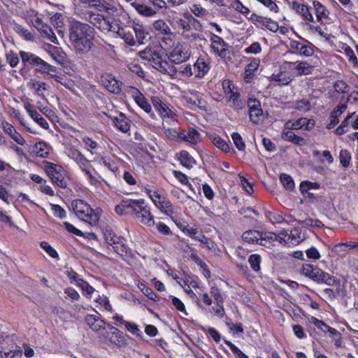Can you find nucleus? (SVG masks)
<instances>
[{
  "mask_svg": "<svg viewBox=\"0 0 358 358\" xmlns=\"http://www.w3.org/2000/svg\"><path fill=\"white\" fill-rule=\"evenodd\" d=\"M20 55L21 57L22 61L24 63H28L31 65L39 66L43 62V59L41 58L30 52L21 51L20 52Z\"/></svg>",
  "mask_w": 358,
  "mask_h": 358,
  "instance_id": "nucleus-22",
  "label": "nucleus"
},
{
  "mask_svg": "<svg viewBox=\"0 0 358 358\" xmlns=\"http://www.w3.org/2000/svg\"><path fill=\"white\" fill-rule=\"evenodd\" d=\"M297 13L301 14L305 19L308 20V21H313V16L310 13L309 8L306 6L302 5V6H301V8L297 10Z\"/></svg>",
  "mask_w": 358,
  "mask_h": 358,
  "instance_id": "nucleus-58",
  "label": "nucleus"
},
{
  "mask_svg": "<svg viewBox=\"0 0 358 358\" xmlns=\"http://www.w3.org/2000/svg\"><path fill=\"white\" fill-rule=\"evenodd\" d=\"M313 6L318 21H321L322 19H326L328 17L329 11L321 3L317 1H314Z\"/></svg>",
  "mask_w": 358,
  "mask_h": 358,
  "instance_id": "nucleus-29",
  "label": "nucleus"
},
{
  "mask_svg": "<svg viewBox=\"0 0 358 358\" xmlns=\"http://www.w3.org/2000/svg\"><path fill=\"white\" fill-rule=\"evenodd\" d=\"M63 172H60L51 178V180L53 183L57 185L58 187L61 188H66L67 186L66 181L64 180L63 176Z\"/></svg>",
  "mask_w": 358,
  "mask_h": 358,
  "instance_id": "nucleus-51",
  "label": "nucleus"
},
{
  "mask_svg": "<svg viewBox=\"0 0 358 358\" xmlns=\"http://www.w3.org/2000/svg\"><path fill=\"white\" fill-rule=\"evenodd\" d=\"M271 80L277 82L279 85H287L291 83L292 79L289 76H287L286 74L281 72L277 74H272L271 76Z\"/></svg>",
  "mask_w": 358,
  "mask_h": 358,
  "instance_id": "nucleus-36",
  "label": "nucleus"
},
{
  "mask_svg": "<svg viewBox=\"0 0 358 358\" xmlns=\"http://www.w3.org/2000/svg\"><path fill=\"white\" fill-rule=\"evenodd\" d=\"M101 83L110 92L118 94L121 91L119 81L111 74L106 73L101 76Z\"/></svg>",
  "mask_w": 358,
  "mask_h": 358,
  "instance_id": "nucleus-11",
  "label": "nucleus"
},
{
  "mask_svg": "<svg viewBox=\"0 0 358 358\" xmlns=\"http://www.w3.org/2000/svg\"><path fill=\"white\" fill-rule=\"evenodd\" d=\"M338 251H347L348 250L358 248V243L354 241H348L346 243H338L336 245Z\"/></svg>",
  "mask_w": 358,
  "mask_h": 358,
  "instance_id": "nucleus-49",
  "label": "nucleus"
},
{
  "mask_svg": "<svg viewBox=\"0 0 358 358\" xmlns=\"http://www.w3.org/2000/svg\"><path fill=\"white\" fill-rule=\"evenodd\" d=\"M133 8H135L138 13L145 17H152L156 14L155 10L143 3H134Z\"/></svg>",
  "mask_w": 358,
  "mask_h": 358,
  "instance_id": "nucleus-25",
  "label": "nucleus"
},
{
  "mask_svg": "<svg viewBox=\"0 0 358 358\" xmlns=\"http://www.w3.org/2000/svg\"><path fill=\"white\" fill-rule=\"evenodd\" d=\"M355 113L349 115L342 122L341 124L336 129V133L338 135H342L348 131V126L351 124V119L353 118Z\"/></svg>",
  "mask_w": 358,
  "mask_h": 358,
  "instance_id": "nucleus-39",
  "label": "nucleus"
},
{
  "mask_svg": "<svg viewBox=\"0 0 358 358\" xmlns=\"http://www.w3.org/2000/svg\"><path fill=\"white\" fill-rule=\"evenodd\" d=\"M141 203H144L143 199H127L122 200L120 203L121 207H123L125 210H133L136 206H139Z\"/></svg>",
  "mask_w": 358,
  "mask_h": 358,
  "instance_id": "nucleus-42",
  "label": "nucleus"
},
{
  "mask_svg": "<svg viewBox=\"0 0 358 358\" xmlns=\"http://www.w3.org/2000/svg\"><path fill=\"white\" fill-rule=\"evenodd\" d=\"M252 20L256 21L262 24L267 29L272 32H276L279 29V25L277 22L271 20L270 19H266L262 16L257 15L253 13L250 17Z\"/></svg>",
  "mask_w": 358,
  "mask_h": 358,
  "instance_id": "nucleus-18",
  "label": "nucleus"
},
{
  "mask_svg": "<svg viewBox=\"0 0 358 358\" xmlns=\"http://www.w3.org/2000/svg\"><path fill=\"white\" fill-rule=\"evenodd\" d=\"M351 159L350 154L347 150H341L340 152L339 159L340 163L344 167H348L350 164Z\"/></svg>",
  "mask_w": 358,
  "mask_h": 358,
  "instance_id": "nucleus-48",
  "label": "nucleus"
},
{
  "mask_svg": "<svg viewBox=\"0 0 358 358\" xmlns=\"http://www.w3.org/2000/svg\"><path fill=\"white\" fill-rule=\"evenodd\" d=\"M231 138L235 146L239 151H244L245 150V144L243 142L241 136L238 133L234 132L231 134Z\"/></svg>",
  "mask_w": 358,
  "mask_h": 358,
  "instance_id": "nucleus-44",
  "label": "nucleus"
},
{
  "mask_svg": "<svg viewBox=\"0 0 358 358\" xmlns=\"http://www.w3.org/2000/svg\"><path fill=\"white\" fill-rule=\"evenodd\" d=\"M291 47L292 49L296 50L301 55L310 57L313 55L314 53V50L311 47L306 44H303L299 41H292L291 43Z\"/></svg>",
  "mask_w": 358,
  "mask_h": 358,
  "instance_id": "nucleus-19",
  "label": "nucleus"
},
{
  "mask_svg": "<svg viewBox=\"0 0 358 358\" xmlns=\"http://www.w3.org/2000/svg\"><path fill=\"white\" fill-rule=\"evenodd\" d=\"M190 53L183 45H177L170 53L169 59L176 64H180L189 59Z\"/></svg>",
  "mask_w": 358,
  "mask_h": 358,
  "instance_id": "nucleus-8",
  "label": "nucleus"
},
{
  "mask_svg": "<svg viewBox=\"0 0 358 358\" xmlns=\"http://www.w3.org/2000/svg\"><path fill=\"white\" fill-rule=\"evenodd\" d=\"M179 159L181 164L188 169L192 168L194 164H196L195 159L185 150L180 152Z\"/></svg>",
  "mask_w": 358,
  "mask_h": 358,
  "instance_id": "nucleus-30",
  "label": "nucleus"
},
{
  "mask_svg": "<svg viewBox=\"0 0 358 358\" xmlns=\"http://www.w3.org/2000/svg\"><path fill=\"white\" fill-rule=\"evenodd\" d=\"M122 239L120 236H117L116 235H113V238L110 243H108V244L113 246L114 250L122 255L124 252V244L122 243Z\"/></svg>",
  "mask_w": 358,
  "mask_h": 358,
  "instance_id": "nucleus-35",
  "label": "nucleus"
},
{
  "mask_svg": "<svg viewBox=\"0 0 358 358\" xmlns=\"http://www.w3.org/2000/svg\"><path fill=\"white\" fill-rule=\"evenodd\" d=\"M153 27L156 31L164 35H172L173 33L169 25L164 20H157L153 22Z\"/></svg>",
  "mask_w": 358,
  "mask_h": 358,
  "instance_id": "nucleus-31",
  "label": "nucleus"
},
{
  "mask_svg": "<svg viewBox=\"0 0 358 358\" xmlns=\"http://www.w3.org/2000/svg\"><path fill=\"white\" fill-rule=\"evenodd\" d=\"M210 69V63L207 57H199L194 64V73L196 78H203Z\"/></svg>",
  "mask_w": 358,
  "mask_h": 358,
  "instance_id": "nucleus-9",
  "label": "nucleus"
},
{
  "mask_svg": "<svg viewBox=\"0 0 358 358\" xmlns=\"http://www.w3.org/2000/svg\"><path fill=\"white\" fill-rule=\"evenodd\" d=\"M41 34L43 37L49 39L51 42L56 44L58 43L57 38L50 27H45V29L41 31Z\"/></svg>",
  "mask_w": 358,
  "mask_h": 358,
  "instance_id": "nucleus-46",
  "label": "nucleus"
},
{
  "mask_svg": "<svg viewBox=\"0 0 358 358\" xmlns=\"http://www.w3.org/2000/svg\"><path fill=\"white\" fill-rule=\"evenodd\" d=\"M320 185L317 182H312L310 181H303L301 182L299 189L302 194L305 192H308L310 189H319Z\"/></svg>",
  "mask_w": 358,
  "mask_h": 358,
  "instance_id": "nucleus-45",
  "label": "nucleus"
},
{
  "mask_svg": "<svg viewBox=\"0 0 358 358\" xmlns=\"http://www.w3.org/2000/svg\"><path fill=\"white\" fill-rule=\"evenodd\" d=\"M248 106L250 120L252 123L258 124L264 119V113L260 101L257 99H249Z\"/></svg>",
  "mask_w": 358,
  "mask_h": 358,
  "instance_id": "nucleus-6",
  "label": "nucleus"
},
{
  "mask_svg": "<svg viewBox=\"0 0 358 358\" xmlns=\"http://www.w3.org/2000/svg\"><path fill=\"white\" fill-rule=\"evenodd\" d=\"M141 221L144 224H147L149 227L154 225L155 221L152 215H151L150 210L145 206V209L143 210V213H141Z\"/></svg>",
  "mask_w": 358,
  "mask_h": 358,
  "instance_id": "nucleus-41",
  "label": "nucleus"
},
{
  "mask_svg": "<svg viewBox=\"0 0 358 358\" xmlns=\"http://www.w3.org/2000/svg\"><path fill=\"white\" fill-rule=\"evenodd\" d=\"M44 169L48 176L50 178H53L55 176H56L57 173H59L60 172H64V169L62 166L54 164L50 162L44 161Z\"/></svg>",
  "mask_w": 358,
  "mask_h": 358,
  "instance_id": "nucleus-23",
  "label": "nucleus"
},
{
  "mask_svg": "<svg viewBox=\"0 0 358 358\" xmlns=\"http://www.w3.org/2000/svg\"><path fill=\"white\" fill-rule=\"evenodd\" d=\"M308 122L306 117H301L295 121H289L285 124V128L288 129H299L305 127V123Z\"/></svg>",
  "mask_w": 358,
  "mask_h": 358,
  "instance_id": "nucleus-37",
  "label": "nucleus"
},
{
  "mask_svg": "<svg viewBox=\"0 0 358 358\" xmlns=\"http://www.w3.org/2000/svg\"><path fill=\"white\" fill-rule=\"evenodd\" d=\"M173 175L182 184L188 185L189 187L193 190L192 185L188 182L187 177L185 174L179 171H174Z\"/></svg>",
  "mask_w": 358,
  "mask_h": 358,
  "instance_id": "nucleus-57",
  "label": "nucleus"
},
{
  "mask_svg": "<svg viewBox=\"0 0 358 358\" xmlns=\"http://www.w3.org/2000/svg\"><path fill=\"white\" fill-rule=\"evenodd\" d=\"M280 180L287 190L291 191L294 188V180L289 175L286 173H281L280 176Z\"/></svg>",
  "mask_w": 358,
  "mask_h": 358,
  "instance_id": "nucleus-38",
  "label": "nucleus"
},
{
  "mask_svg": "<svg viewBox=\"0 0 358 358\" xmlns=\"http://www.w3.org/2000/svg\"><path fill=\"white\" fill-rule=\"evenodd\" d=\"M260 231L250 229L242 234V239L248 243L258 244L259 241Z\"/></svg>",
  "mask_w": 358,
  "mask_h": 358,
  "instance_id": "nucleus-24",
  "label": "nucleus"
},
{
  "mask_svg": "<svg viewBox=\"0 0 358 358\" xmlns=\"http://www.w3.org/2000/svg\"><path fill=\"white\" fill-rule=\"evenodd\" d=\"M345 55L348 57V60L353 64L357 65L358 64V59L355 55L353 50L349 46L344 49Z\"/></svg>",
  "mask_w": 358,
  "mask_h": 358,
  "instance_id": "nucleus-61",
  "label": "nucleus"
},
{
  "mask_svg": "<svg viewBox=\"0 0 358 358\" xmlns=\"http://www.w3.org/2000/svg\"><path fill=\"white\" fill-rule=\"evenodd\" d=\"M259 245L266 246L268 243H271L275 241L278 240V235L273 232L267 231H260L259 234Z\"/></svg>",
  "mask_w": 358,
  "mask_h": 358,
  "instance_id": "nucleus-27",
  "label": "nucleus"
},
{
  "mask_svg": "<svg viewBox=\"0 0 358 358\" xmlns=\"http://www.w3.org/2000/svg\"><path fill=\"white\" fill-rule=\"evenodd\" d=\"M33 152L38 157L46 158L49 155L48 146L44 142H38L35 144L33 148Z\"/></svg>",
  "mask_w": 358,
  "mask_h": 358,
  "instance_id": "nucleus-32",
  "label": "nucleus"
},
{
  "mask_svg": "<svg viewBox=\"0 0 358 358\" xmlns=\"http://www.w3.org/2000/svg\"><path fill=\"white\" fill-rule=\"evenodd\" d=\"M109 338L112 343L117 345H121L124 342L122 333L117 329H115V331L111 332V336Z\"/></svg>",
  "mask_w": 358,
  "mask_h": 358,
  "instance_id": "nucleus-40",
  "label": "nucleus"
},
{
  "mask_svg": "<svg viewBox=\"0 0 358 358\" xmlns=\"http://www.w3.org/2000/svg\"><path fill=\"white\" fill-rule=\"evenodd\" d=\"M290 66H293V69L296 70L299 76H307L312 73L313 66L310 65L308 62H287Z\"/></svg>",
  "mask_w": 358,
  "mask_h": 358,
  "instance_id": "nucleus-15",
  "label": "nucleus"
},
{
  "mask_svg": "<svg viewBox=\"0 0 358 358\" xmlns=\"http://www.w3.org/2000/svg\"><path fill=\"white\" fill-rule=\"evenodd\" d=\"M151 101L155 109L159 113L162 117H166L171 119L174 117L175 113L173 110L170 109L159 97L152 96Z\"/></svg>",
  "mask_w": 358,
  "mask_h": 358,
  "instance_id": "nucleus-10",
  "label": "nucleus"
},
{
  "mask_svg": "<svg viewBox=\"0 0 358 358\" xmlns=\"http://www.w3.org/2000/svg\"><path fill=\"white\" fill-rule=\"evenodd\" d=\"M25 108L31 118L36 122L43 129H48L49 124L45 118L37 111L33 106L28 103L25 106Z\"/></svg>",
  "mask_w": 358,
  "mask_h": 358,
  "instance_id": "nucleus-17",
  "label": "nucleus"
},
{
  "mask_svg": "<svg viewBox=\"0 0 358 358\" xmlns=\"http://www.w3.org/2000/svg\"><path fill=\"white\" fill-rule=\"evenodd\" d=\"M85 320L94 331H98L106 328V322L96 315H87Z\"/></svg>",
  "mask_w": 358,
  "mask_h": 358,
  "instance_id": "nucleus-14",
  "label": "nucleus"
},
{
  "mask_svg": "<svg viewBox=\"0 0 358 358\" xmlns=\"http://www.w3.org/2000/svg\"><path fill=\"white\" fill-rule=\"evenodd\" d=\"M83 2L88 3L90 7L94 8L99 11L108 12L110 9V4L104 0H85Z\"/></svg>",
  "mask_w": 358,
  "mask_h": 358,
  "instance_id": "nucleus-26",
  "label": "nucleus"
},
{
  "mask_svg": "<svg viewBox=\"0 0 358 358\" xmlns=\"http://www.w3.org/2000/svg\"><path fill=\"white\" fill-rule=\"evenodd\" d=\"M132 96L136 103L146 113L151 111V105L148 103V100L145 98L143 94L136 87H131Z\"/></svg>",
  "mask_w": 358,
  "mask_h": 358,
  "instance_id": "nucleus-13",
  "label": "nucleus"
},
{
  "mask_svg": "<svg viewBox=\"0 0 358 358\" xmlns=\"http://www.w3.org/2000/svg\"><path fill=\"white\" fill-rule=\"evenodd\" d=\"M282 136L285 140L290 141L297 145H303L306 144V139L296 135L291 129H289L287 131H283Z\"/></svg>",
  "mask_w": 358,
  "mask_h": 358,
  "instance_id": "nucleus-21",
  "label": "nucleus"
},
{
  "mask_svg": "<svg viewBox=\"0 0 358 358\" xmlns=\"http://www.w3.org/2000/svg\"><path fill=\"white\" fill-rule=\"evenodd\" d=\"M94 29L88 24L73 21L69 28V40L76 54L88 53L94 45Z\"/></svg>",
  "mask_w": 358,
  "mask_h": 358,
  "instance_id": "nucleus-1",
  "label": "nucleus"
},
{
  "mask_svg": "<svg viewBox=\"0 0 358 358\" xmlns=\"http://www.w3.org/2000/svg\"><path fill=\"white\" fill-rule=\"evenodd\" d=\"M262 51V47L259 43L255 42L249 47L245 49L244 52L246 54H258Z\"/></svg>",
  "mask_w": 358,
  "mask_h": 358,
  "instance_id": "nucleus-59",
  "label": "nucleus"
},
{
  "mask_svg": "<svg viewBox=\"0 0 358 358\" xmlns=\"http://www.w3.org/2000/svg\"><path fill=\"white\" fill-rule=\"evenodd\" d=\"M189 235L192 237V238H194L203 243H208V238L204 236L201 233H199L195 229H192L191 231H189Z\"/></svg>",
  "mask_w": 358,
  "mask_h": 358,
  "instance_id": "nucleus-64",
  "label": "nucleus"
},
{
  "mask_svg": "<svg viewBox=\"0 0 358 358\" xmlns=\"http://www.w3.org/2000/svg\"><path fill=\"white\" fill-rule=\"evenodd\" d=\"M301 272L305 276L318 282L333 286L337 283L335 277L310 264H303Z\"/></svg>",
  "mask_w": 358,
  "mask_h": 358,
  "instance_id": "nucleus-2",
  "label": "nucleus"
},
{
  "mask_svg": "<svg viewBox=\"0 0 358 358\" xmlns=\"http://www.w3.org/2000/svg\"><path fill=\"white\" fill-rule=\"evenodd\" d=\"M258 60H255L246 66L244 73V80L245 83H250L251 82L254 76V72L258 69Z\"/></svg>",
  "mask_w": 358,
  "mask_h": 358,
  "instance_id": "nucleus-28",
  "label": "nucleus"
},
{
  "mask_svg": "<svg viewBox=\"0 0 358 358\" xmlns=\"http://www.w3.org/2000/svg\"><path fill=\"white\" fill-rule=\"evenodd\" d=\"M156 52V51L151 48H146L144 50L140 51L138 56L143 60H147L149 62Z\"/></svg>",
  "mask_w": 358,
  "mask_h": 358,
  "instance_id": "nucleus-55",
  "label": "nucleus"
},
{
  "mask_svg": "<svg viewBox=\"0 0 358 358\" xmlns=\"http://www.w3.org/2000/svg\"><path fill=\"white\" fill-rule=\"evenodd\" d=\"M210 294L216 301L217 305H222L224 303L223 297L221 295L220 289L217 287H212Z\"/></svg>",
  "mask_w": 358,
  "mask_h": 358,
  "instance_id": "nucleus-56",
  "label": "nucleus"
},
{
  "mask_svg": "<svg viewBox=\"0 0 358 358\" xmlns=\"http://www.w3.org/2000/svg\"><path fill=\"white\" fill-rule=\"evenodd\" d=\"M211 142L215 146L220 149L221 150L228 152L230 150L229 145L222 138L217 135H211L210 136Z\"/></svg>",
  "mask_w": 358,
  "mask_h": 358,
  "instance_id": "nucleus-33",
  "label": "nucleus"
},
{
  "mask_svg": "<svg viewBox=\"0 0 358 358\" xmlns=\"http://www.w3.org/2000/svg\"><path fill=\"white\" fill-rule=\"evenodd\" d=\"M77 285L80 287L82 289L85 291L89 295L94 291V289L83 279H78Z\"/></svg>",
  "mask_w": 358,
  "mask_h": 358,
  "instance_id": "nucleus-62",
  "label": "nucleus"
},
{
  "mask_svg": "<svg viewBox=\"0 0 358 358\" xmlns=\"http://www.w3.org/2000/svg\"><path fill=\"white\" fill-rule=\"evenodd\" d=\"M143 287L141 289L142 292L147 297H148L150 299L154 301H157L159 300V297L151 288L143 285Z\"/></svg>",
  "mask_w": 358,
  "mask_h": 358,
  "instance_id": "nucleus-63",
  "label": "nucleus"
},
{
  "mask_svg": "<svg viewBox=\"0 0 358 358\" xmlns=\"http://www.w3.org/2000/svg\"><path fill=\"white\" fill-rule=\"evenodd\" d=\"M114 125L121 131L126 133L130 129V125L126 116L120 113L119 117L113 118Z\"/></svg>",
  "mask_w": 358,
  "mask_h": 358,
  "instance_id": "nucleus-20",
  "label": "nucleus"
},
{
  "mask_svg": "<svg viewBox=\"0 0 358 358\" xmlns=\"http://www.w3.org/2000/svg\"><path fill=\"white\" fill-rule=\"evenodd\" d=\"M150 199L156 205V206L164 214L166 215H171L174 213L173 206L171 204V201L169 199H166L165 197H162L160 201H157L152 198V196L150 195Z\"/></svg>",
  "mask_w": 358,
  "mask_h": 358,
  "instance_id": "nucleus-16",
  "label": "nucleus"
},
{
  "mask_svg": "<svg viewBox=\"0 0 358 358\" xmlns=\"http://www.w3.org/2000/svg\"><path fill=\"white\" fill-rule=\"evenodd\" d=\"M149 62L153 68L163 73L171 75L172 73L175 72L173 66L169 64L167 62L164 61L158 52L155 54V56L152 57Z\"/></svg>",
  "mask_w": 358,
  "mask_h": 358,
  "instance_id": "nucleus-7",
  "label": "nucleus"
},
{
  "mask_svg": "<svg viewBox=\"0 0 358 358\" xmlns=\"http://www.w3.org/2000/svg\"><path fill=\"white\" fill-rule=\"evenodd\" d=\"M334 87L336 92L338 93H348L350 88L349 85L343 80H338L335 83Z\"/></svg>",
  "mask_w": 358,
  "mask_h": 358,
  "instance_id": "nucleus-53",
  "label": "nucleus"
},
{
  "mask_svg": "<svg viewBox=\"0 0 358 358\" xmlns=\"http://www.w3.org/2000/svg\"><path fill=\"white\" fill-rule=\"evenodd\" d=\"M200 139L199 133L194 128H189L188 130L180 131V140H183L192 145H195Z\"/></svg>",
  "mask_w": 358,
  "mask_h": 358,
  "instance_id": "nucleus-12",
  "label": "nucleus"
},
{
  "mask_svg": "<svg viewBox=\"0 0 358 358\" xmlns=\"http://www.w3.org/2000/svg\"><path fill=\"white\" fill-rule=\"evenodd\" d=\"M28 86L31 89L34 90L38 93V94L42 98H44L45 96L43 93H40V92L41 90H48V86L45 83L40 82L36 80H31V82L28 83Z\"/></svg>",
  "mask_w": 358,
  "mask_h": 358,
  "instance_id": "nucleus-34",
  "label": "nucleus"
},
{
  "mask_svg": "<svg viewBox=\"0 0 358 358\" xmlns=\"http://www.w3.org/2000/svg\"><path fill=\"white\" fill-rule=\"evenodd\" d=\"M210 41L211 42V49L221 59H230L231 52L229 50V44H227L223 38L211 34Z\"/></svg>",
  "mask_w": 358,
  "mask_h": 358,
  "instance_id": "nucleus-5",
  "label": "nucleus"
},
{
  "mask_svg": "<svg viewBox=\"0 0 358 358\" xmlns=\"http://www.w3.org/2000/svg\"><path fill=\"white\" fill-rule=\"evenodd\" d=\"M174 25L176 28H178V31H181V34L186 38L189 39L192 38L193 39H196L197 38L196 34H189V31L192 29V27L193 26L195 29H196V25L201 27V24L194 17L189 15L187 17V20H183L182 18H177L174 20Z\"/></svg>",
  "mask_w": 358,
  "mask_h": 358,
  "instance_id": "nucleus-4",
  "label": "nucleus"
},
{
  "mask_svg": "<svg viewBox=\"0 0 358 358\" xmlns=\"http://www.w3.org/2000/svg\"><path fill=\"white\" fill-rule=\"evenodd\" d=\"M15 30L17 34L22 36L27 41H34V36L27 29L21 25L16 26Z\"/></svg>",
  "mask_w": 358,
  "mask_h": 358,
  "instance_id": "nucleus-50",
  "label": "nucleus"
},
{
  "mask_svg": "<svg viewBox=\"0 0 358 358\" xmlns=\"http://www.w3.org/2000/svg\"><path fill=\"white\" fill-rule=\"evenodd\" d=\"M71 206L75 214L83 220L86 221L87 219H90L95 222L99 220L98 215L94 213V210L83 200H73L71 202Z\"/></svg>",
  "mask_w": 358,
  "mask_h": 358,
  "instance_id": "nucleus-3",
  "label": "nucleus"
},
{
  "mask_svg": "<svg viewBox=\"0 0 358 358\" xmlns=\"http://www.w3.org/2000/svg\"><path fill=\"white\" fill-rule=\"evenodd\" d=\"M40 246L52 258L58 259L59 255L57 251L46 241H42Z\"/></svg>",
  "mask_w": 358,
  "mask_h": 358,
  "instance_id": "nucleus-47",
  "label": "nucleus"
},
{
  "mask_svg": "<svg viewBox=\"0 0 358 358\" xmlns=\"http://www.w3.org/2000/svg\"><path fill=\"white\" fill-rule=\"evenodd\" d=\"M165 136L171 141H178L180 140V131H177L173 129H166L164 131Z\"/></svg>",
  "mask_w": 358,
  "mask_h": 358,
  "instance_id": "nucleus-60",
  "label": "nucleus"
},
{
  "mask_svg": "<svg viewBox=\"0 0 358 358\" xmlns=\"http://www.w3.org/2000/svg\"><path fill=\"white\" fill-rule=\"evenodd\" d=\"M261 256L257 254L250 255L248 262L253 271H258L260 269Z\"/></svg>",
  "mask_w": 358,
  "mask_h": 358,
  "instance_id": "nucleus-43",
  "label": "nucleus"
},
{
  "mask_svg": "<svg viewBox=\"0 0 358 358\" xmlns=\"http://www.w3.org/2000/svg\"><path fill=\"white\" fill-rule=\"evenodd\" d=\"M120 38H122L124 42L130 46H134L136 44L133 33L130 31L128 28Z\"/></svg>",
  "mask_w": 358,
  "mask_h": 358,
  "instance_id": "nucleus-54",
  "label": "nucleus"
},
{
  "mask_svg": "<svg viewBox=\"0 0 358 358\" xmlns=\"http://www.w3.org/2000/svg\"><path fill=\"white\" fill-rule=\"evenodd\" d=\"M50 206L51 210L53 212V214L55 217H59L60 219H64L66 217V211L59 205L51 203Z\"/></svg>",
  "mask_w": 358,
  "mask_h": 358,
  "instance_id": "nucleus-52",
  "label": "nucleus"
}]
</instances>
